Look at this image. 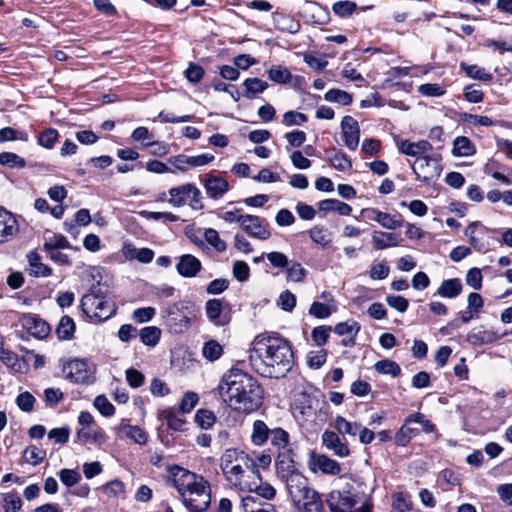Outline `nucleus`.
Masks as SVG:
<instances>
[{"label": "nucleus", "instance_id": "1", "mask_svg": "<svg viewBox=\"0 0 512 512\" xmlns=\"http://www.w3.org/2000/svg\"><path fill=\"white\" fill-rule=\"evenodd\" d=\"M249 361L261 376L284 377L293 367V351L290 343L280 336L258 335L253 341Z\"/></svg>", "mask_w": 512, "mask_h": 512}, {"label": "nucleus", "instance_id": "2", "mask_svg": "<svg viewBox=\"0 0 512 512\" xmlns=\"http://www.w3.org/2000/svg\"><path fill=\"white\" fill-rule=\"evenodd\" d=\"M217 389L222 400L239 413H252L262 405V388L256 379L240 369L224 374Z\"/></svg>", "mask_w": 512, "mask_h": 512}, {"label": "nucleus", "instance_id": "3", "mask_svg": "<svg viewBox=\"0 0 512 512\" xmlns=\"http://www.w3.org/2000/svg\"><path fill=\"white\" fill-rule=\"evenodd\" d=\"M221 470L226 480L239 488H249L251 478L255 479L258 466L244 451L227 449L221 456Z\"/></svg>", "mask_w": 512, "mask_h": 512}, {"label": "nucleus", "instance_id": "4", "mask_svg": "<svg viewBox=\"0 0 512 512\" xmlns=\"http://www.w3.org/2000/svg\"><path fill=\"white\" fill-rule=\"evenodd\" d=\"M276 473L279 479L285 483L292 501L300 498L301 494L310 488L307 478L298 471L293 457L286 454L280 455L276 461Z\"/></svg>", "mask_w": 512, "mask_h": 512}, {"label": "nucleus", "instance_id": "5", "mask_svg": "<svg viewBox=\"0 0 512 512\" xmlns=\"http://www.w3.org/2000/svg\"><path fill=\"white\" fill-rule=\"evenodd\" d=\"M81 307L88 317L100 322L110 318L116 311L114 303L101 292L98 285L92 286L90 292L82 297Z\"/></svg>", "mask_w": 512, "mask_h": 512}, {"label": "nucleus", "instance_id": "6", "mask_svg": "<svg viewBox=\"0 0 512 512\" xmlns=\"http://www.w3.org/2000/svg\"><path fill=\"white\" fill-rule=\"evenodd\" d=\"M365 496L354 486L346 490H333L328 495L327 505L331 512H351Z\"/></svg>", "mask_w": 512, "mask_h": 512}, {"label": "nucleus", "instance_id": "7", "mask_svg": "<svg viewBox=\"0 0 512 512\" xmlns=\"http://www.w3.org/2000/svg\"><path fill=\"white\" fill-rule=\"evenodd\" d=\"M168 194L170 196L168 203L173 207H182L189 201V205L192 209L199 210L203 208L201 192L192 183L173 187L169 189Z\"/></svg>", "mask_w": 512, "mask_h": 512}, {"label": "nucleus", "instance_id": "8", "mask_svg": "<svg viewBox=\"0 0 512 512\" xmlns=\"http://www.w3.org/2000/svg\"><path fill=\"white\" fill-rule=\"evenodd\" d=\"M440 159V155L417 158L412 165L417 179L427 185L437 180L442 172Z\"/></svg>", "mask_w": 512, "mask_h": 512}, {"label": "nucleus", "instance_id": "9", "mask_svg": "<svg viewBox=\"0 0 512 512\" xmlns=\"http://www.w3.org/2000/svg\"><path fill=\"white\" fill-rule=\"evenodd\" d=\"M191 494H185L183 503L190 512H204L210 505V485L205 480Z\"/></svg>", "mask_w": 512, "mask_h": 512}, {"label": "nucleus", "instance_id": "10", "mask_svg": "<svg viewBox=\"0 0 512 512\" xmlns=\"http://www.w3.org/2000/svg\"><path fill=\"white\" fill-rule=\"evenodd\" d=\"M204 481L205 479L202 476L177 467L173 473L172 484L183 498L185 494H191L196 490L195 488Z\"/></svg>", "mask_w": 512, "mask_h": 512}, {"label": "nucleus", "instance_id": "11", "mask_svg": "<svg viewBox=\"0 0 512 512\" xmlns=\"http://www.w3.org/2000/svg\"><path fill=\"white\" fill-rule=\"evenodd\" d=\"M241 228L249 236L259 240H267L271 237L269 224L264 218L259 216L246 214L245 217L242 218Z\"/></svg>", "mask_w": 512, "mask_h": 512}, {"label": "nucleus", "instance_id": "12", "mask_svg": "<svg viewBox=\"0 0 512 512\" xmlns=\"http://www.w3.org/2000/svg\"><path fill=\"white\" fill-rule=\"evenodd\" d=\"M163 313L165 324L173 333H182L188 328L189 318L181 311L176 303L169 304Z\"/></svg>", "mask_w": 512, "mask_h": 512}, {"label": "nucleus", "instance_id": "13", "mask_svg": "<svg viewBox=\"0 0 512 512\" xmlns=\"http://www.w3.org/2000/svg\"><path fill=\"white\" fill-rule=\"evenodd\" d=\"M308 466L313 472L321 471L323 474L329 475H337L341 471V466L337 461L314 451L310 452Z\"/></svg>", "mask_w": 512, "mask_h": 512}, {"label": "nucleus", "instance_id": "14", "mask_svg": "<svg viewBox=\"0 0 512 512\" xmlns=\"http://www.w3.org/2000/svg\"><path fill=\"white\" fill-rule=\"evenodd\" d=\"M341 132L345 146L349 150H356L360 139L358 122L352 116H344L341 121Z\"/></svg>", "mask_w": 512, "mask_h": 512}, {"label": "nucleus", "instance_id": "15", "mask_svg": "<svg viewBox=\"0 0 512 512\" xmlns=\"http://www.w3.org/2000/svg\"><path fill=\"white\" fill-rule=\"evenodd\" d=\"M66 378L73 383H88L91 378V370L88 363L82 359H74L70 361L65 367Z\"/></svg>", "mask_w": 512, "mask_h": 512}, {"label": "nucleus", "instance_id": "16", "mask_svg": "<svg viewBox=\"0 0 512 512\" xmlns=\"http://www.w3.org/2000/svg\"><path fill=\"white\" fill-rule=\"evenodd\" d=\"M19 231L17 219L8 210L0 207V244L11 241Z\"/></svg>", "mask_w": 512, "mask_h": 512}, {"label": "nucleus", "instance_id": "17", "mask_svg": "<svg viewBox=\"0 0 512 512\" xmlns=\"http://www.w3.org/2000/svg\"><path fill=\"white\" fill-rule=\"evenodd\" d=\"M317 405L318 401H313L309 397L304 398V402L301 403V406L297 407L301 415L300 420L303 423L317 425L319 421L322 422L325 420V414L321 409H317Z\"/></svg>", "mask_w": 512, "mask_h": 512}, {"label": "nucleus", "instance_id": "18", "mask_svg": "<svg viewBox=\"0 0 512 512\" xmlns=\"http://www.w3.org/2000/svg\"><path fill=\"white\" fill-rule=\"evenodd\" d=\"M293 503L302 512H320L323 506L320 495L311 487L305 490L301 497L295 499Z\"/></svg>", "mask_w": 512, "mask_h": 512}, {"label": "nucleus", "instance_id": "19", "mask_svg": "<svg viewBox=\"0 0 512 512\" xmlns=\"http://www.w3.org/2000/svg\"><path fill=\"white\" fill-rule=\"evenodd\" d=\"M269 439L271 445L279 451L278 457L282 454L292 457L290 435L286 430L280 427L272 428Z\"/></svg>", "mask_w": 512, "mask_h": 512}, {"label": "nucleus", "instance_id": "20", "mask_svg": "<svg viewBox=\"0 0 512 512\" xmlns=\"http://www.w3.org/2000/svg\"><path fill=\"white\" fill-rule=\"evenodd\" d=\"M21 324L31 335L39 339L45 338L50 332L49 324L36 316H23Z\"/></svg>", "mask_w": 512, "mask_h": 512}, {"label": "nucleus", "instance_id": "21", "mask_svg": "<svg viewBox=\"0 0 512 512\" xmlns=\"http://www.w3.org/2000/svg\"><path fill=\"white\" fill-rule=\"evenodd\" d=\"M207 195L212 199H220L228 191V181L220 176L208 174L204 180Z\"/></svg>", "mask_w": 512, "mask_h": 512}, {"label": "nucleus", "instance_id": "22", "mask_svg": "<svg viewBox=\"0 0 512 512\" xmlns=\"http://www.w3.org/2000/svg\"><path fill=\"white\" fill-rule=\"evenodd\" d=\"M433 149L432 145L426 140L411 142L402 140L399 144V151L405 155L420 158L425 157Z\"/></svg>", "mask_w": 512, "mask_h": 512}, {"label": "nucleus", "instance_id": "23", "mask_svg": "<svg viewBox=\"0 0 512 512\" xmlns=\"http://www.w3.org/2000/svg\"><path fill=\"white\" fill-rule=\"evenodd\" d=\"M201 268L200 260L191 254L182 255L176 265L177 272L186 278L195 277L200 272Z\"/></svg>", "mask_w": 512, "mask_h": 512}, {"label": "nucleus", "instance_id": "24", "mask_svg": "<svg viewBox=\"0 0 512 512\" xmlns=\"http://www.w3.org/2000/svg\"><path fill=\"white\" fill-rule=\"evenodd\" d=\"M323 445L333 451L338 457H346L349 455V448L346 443L342 442L337 433L326 430L322 434Z\"/></svg>", "mask_w": 512, "mask_h": 512}, {"label": "nucleus", "instance_id": "25", "mask_svg": "<svg viewBox=\"0 0 512 512\" xmlns=\"http://www.w3.org/2000/svg\"><path fill=\"white\" fill-rule=\"evenodd\" d=\"M222 308V300L220 299H210L205 304L208 319L218 326H223L229 322L228 317L222 314Z\"/></svg>", "mask_w": 512, "mask_h": 512}, {"label": "nucleus", "instance_id": "26", "mask_svg": "<svg viewBox=\"0 0 512 512\" xmlns=\"http://www.w3.org/2000/svg\"><path fill=\"white\" fill-rule=\"evenodd\" d=\"M402 241L399 234L383 231L372 233V242L377 250L398 246Z\"/></svg>", "mask_w": 512, "mask_h": 512}, {"label": "nucleus", "instance_id": "27", "mask_svg": "<svg viewBox=\"0 0 512 512\" xmlns=\"http://www.w3.org/2000/svg\"><path fill=\"white\" fill-rule=\"evenodd\" d=\"M248 484L249 488H245V490L255 492L257 496L264 499H272L275 496L276 491L274 487L268 483L262 482L258 469L255 473V479L251 478Z\"/></svg>", "mask_w": 512, "mask_h": 512}, {"label": "nucleus", "instance_id": "28", "mask_svg": "<svg viewBox=\"0 0 512 512\" xmlns=\"http://www.w3.org/2000/svg\"><path fill=\"white\" fill-rule=\"evenodd\" d=\"M272 428L262 420H255L252 426L251 441L256 446H263L270 438Z\"/></svg>", "mask_w": 512, "mask_h": 512}, {"label": "nucleus", "instance_id": "29", "mask_svg": "<svg viewBox=\"0 0 512 512\" xmlns=\"http://www.w3.org/2000/svg\"><path fill=\"white\" fill-rule=\"evenodd\" d=\"M318 209L322 212H336L339 215L347 216L351 213L352 207L338 199H325L318 203Z\"/></svg>", "mask_w": 512, "mask_h": 512}, {"label": "nucleus", "instance_id": "30", "mask_svg": "<svg viewBox=\"0 0 512 512\" xmlns=\"http://www.w3.org/2000/svg\"><path fill=\"white\" fill-rule=\"evenodd\" d=\"M482 227L479 222H472L465 229V235L468 237L469 243L478 252H486L488 250V243L483 241L480 237L478 228Z\"/></svg>", "mask_w": 512, "mask_h": 512}, {"label": "nucleus", "instance_id": "31", "mask_svg": "<svg viewBox=\"0 0 512 512\" xmlns=\"http://www.w3.org/2000/svg\"><path fill=\"white\" fill-rule=\"evenodd\" d=\"M462 283L458 278L444 280L437 290L443 298H456L462 292Z\"/></svg>", "mask_w": 512, "mask_h": 512}, {"label": "nucleus", "instance_id": "32", "mask_svg": "<svg viewBox=\"0 0 512 512\" xmlns=\"http://www.w3.org/2000/svg\"><path fill=\"white\" fill-rule=\"evenodd\" d=\"M452 153L454 156L458 157L471 156L475 153V146L469 138L465 136H459L456 137L453 141Z\"/></svg>", "mask_w": 512, "mask_h": 512}, {"label": "nucleus", "instance_id": "33", "mask_svg": "<svg viewBox=\"0 0 512 512\" xmlns=\"http://www.w3.org/2000/svg\"><path fill=\"white\" fill-rule=\"evenodd\" d=\"M242 507L244 512H277L273 505L257 501L255 496H246L242 498Z\"/></svg>", "mask_w": 512, "mask_h": 512}, {"label": "nucleus", "instance_id": "34", "mask_svg": "<svg viewBox=\"0 0 512 512\" xmlns=\"http://www.w3.org/2000/svg\"><path fill=\"white\" fill-rule=\"evenodd\" d=\"M244 96L248 99L256 97L257 94L264 92L268 88V83L260 78H247L244 83Z\"/></svg>", "mask_w": 512, "mask_h": 512}, {"label": "nucleus", "instance_id": "35", "mask_svg": "<svg viewBox=\"0 0 512 512\" xmlns=\"http://www.w3.org/2000/svg\"><path fill=\"white\" fill-rule=\"evenodd\" d=\"M413 423H408V417L405 419L404 424L400 427L395 435V442L398 446L407 445L412 438L418 435V428L412 427Z\"/></svg>", "mask_w": 512, "mask_h": 512}, {"label": "nucleus", "instance_id": "36", "mask_svg": "<svg viewBox=\"0 0 512 512\" xmlns=\"http://www.w3.org/2000/svg\"><path fill=\"white\" fill-rule=\"evenodd\" d=\"M75 328L74 320L70 316L64 315L56 328V334L61 340H70L74 335Z\"/></svg>", "mask_w": 512, "mask_h": 512}, {"label": "nucleus", "instance_id": "37", "mask_svg": "<svg viewBox=\"0 0 512 512\" xmlns=\"http://www.w3.org/2000/svg\"><path fill=\"white\" fill-rule=\"evenodd\" d=\"M1 507L4 512H18L22 507V500L16 492L3 493Z\"/></svg>", "mask_w": 512, "mask_h": 512}, {"label": "nucleus", "instance_id": "38", "mask_svg": "<svg viewBox=\"0 0 512 512\" xmlns=\"http://www.w3.org/2000/svg\"><path fill=\"white\" fill-rule=\"evenodd\" d=\"M76 436L80 441L84 443L88 441L100 444L105 442V436L102 430L94 429L92 427L79 429L76 433Z\"/></svg>", "mask_w": 512, "mask_h": 512}, {"label": "nucleus", "instance_id": "39", "mask_svg": "<svg viewBox=\"0 0 512 512\" xmlns=\"http://www.w3.org/2000/svg\"><path fill=\"white\" fill-rule=\"evenodd\" d=\"M122 436L132 439L135 443L145 444L147 442V435L143 429L138 426L123 425L119 428Z\"/></svg>", "mask_w": 512, "mask_h": 512}, {"label": "nucleus", "instance_id": "40", "mask_svg": "<svg viewBox=\"0 0 512 512\" xmlns=\"http://www.w3.org/2000/svg\"><path fill=\"white\" fill-rule=\"evenodd\" d=\"M139 336L143 344L154 347L160 340L161 330L156 326L144 327L140 330Z\"/></svg>", "mask_w": 512, "mask_h": 512}, {"label": "nucleus", "instance_id": "41", "mask_svg": "<svg viewBox=\"0 0 512 512\" xmlns=\"http://www.w3.org/2000/svg\"><path fill=\"white\" fill-rule=\"evenodd\" d=\"M160 418L167 422L169 428L175 431H181L185 424V421L178 417L176 411L173 408H167L160 412Z\"/></svg>", "mask_w": 512, "mask_h": 512}, {"label": "nucleus", "instance_id": "42", "mask_svg": "<svg viewBox=\"0 0 512 512\" xmlns=\"http://www.w3.org/2000/svg\"><path fill=\"white\" fill-rule=\"evenodd\" d=\"M324 99L328 102H334L343 106L350 105L353 101L352 95L340 89H330L325 95Z\"/></svg>", "mask_w": 512, "mask_h": 512}, {"label": "nucleus", "instance_id": "43", "mask_svg": "<svg viewBox=\"0 0 512 512\" xmlns=\"http://www.w3.org/2000/svg\"><path fill=\"white\" fill-rule=\"evenodd\" d=\"M46 452L34 445H30L23 451L22 457L25 462L34 466L40 464L45 458Z\"/></svg>", "mask_w": 512, "mask_h": 512}, {"label": "nucleus", "instance_id": "44", "mask_svg": "<svg viewBox=\"0 0 512 512\" xmlns=\"http://www.w3.org/2000/svg\"><path fill=\"white\" fill-rule=\"evenodd\" d=\"M223 353V347L216 340L207 341L202 348V355L209 361H215L220 358Z\"/></svg>", "mask_w": 512, "mask_h": 512}, {"label": "nucleus", "instance_id": "45", "mask_svg": "<svg viewBox=\"0 0 512 512\" xmlns=\"http://www.w3.org/2000/svg\"><path fill=\"white\" fill-rule=\"evenodd\" d=\"M374 367L378 373L389 374L393 377H397L401 373L400 366L395 361L389 359L377 361Z\"/></svg>", "mask_w": 512, "mask_h": 512}, {"label": "nucleus", "instance_id": "46", "mask_svg": "<svg viewBox=\"0 0 512 512\" xmlns=\"http://www.w3.org/2000/svg\"><path fill=\"white\" fill-rule=\"evenodd\" d=\"M28 261H29L30 266L32 267V273L35 276L46 277L51 274V272H52L51 268H49L48 266L41 263L40 257L36 252H31L28 255Z\"/></svg>", "mask_w": 512, "mask_h": 512}, {"label": "nucleus", "instance_id": "47", "mask_svg": "<svg viewBox=\"0 0 512 512\" xmlns=\"http://www.w3.org/2000/svg\"><path fill=\"white\" fill-rule=\"evenodd\" d=\"M360 426L359 423L347 421L342 416H337L335 419V428L340 434L355 436L360 430Z\"/></svg>", "mask_w": 512, "mask_h": 512}, {"label": "nucleus", "instance_id": "48", "mask_svg": "<svg viewBox=\"0 0 512 512\" xmlns=\"http://www.w3.org/2000/svg\"><path fill=\"white\" fill-rule=\"evenodd\" d=\"M268 76L270 80L279 84H286L292 79L290 71L280 65L272 66L268 71Z\"/></svg>", "mask_w": 512, "mask_h": 512}, {"label": "nucleus", "instance_id": "49", "mask_svg": "<svg viewBox=\"0 0 512 512\" xmlns=\"http://www.w3.org/2000/svg\"><path fill=\"white\" fill-rule=\"evenodd\" d=\"M13 140L27 142L29 140V136L27 132L15 130L11 127H4L0 129V143Z\"/></svg>", "mask_w": 512, "mask_h": 512}, {"label": "nucleus", "instance_id": "50", "mask_svg": "<svg viewBox=\"0 0 512 512\" xmlns=\"http://www.w3.org/2000/svg\"><path fill=\"white\" fill-rule=\"evenodd\" d=\"M308 233L313 242L322 246H326L331 242V234L323 226H314Z\"/></svg>", "mask_w": 512, "mask_h": 512}, {"label": "nucleus", "instance_id": "51", "mask_svg": "<svg viewBox=\"0 0 512 512\" xmlns=\"http://www.w3.org/2000/svg\"><path fill=\"white\" fill-rule=\"evenodd\" d=\"M460 67L469 77L473 79L481 81H490L492 79V75L490 73L486 72L484 68H481L477 65L461 63Z\"/></svg>", "mask_w": 512, "mask_h": 512}, {"label": "nucleus", "instance_id": "52", "mask_svg": "<svg viewBox=\"0 0 512 512\" xmlns=\"http://www.w3.org/2000/svg\"><path fill=\"white\" fill-rule=\"evenodd\" d=\"M0 164L10 168H24L26 161L24 158L12 152L0 153Z\"/></svg>", "mask_w": 512, "mask_h": 512}, {"label": "nucleus", "instance_id": "53", "mask_svg": "<svg viewBox=\"0 0 512 512\" xmlns=\"http://www.w3.org/2000/svg\"><path fill=\"white\" fill-rule=\"evenodd\" d=\"M216 421L214 413L208 409H199L195 414V422L202 429H209Z\"/></svg>", "mask_w": 512, "mask_h": 512}, {"label": "nucleus", "instance_id": "54", "mask_svg": "<svg viewBox=\"0 0 512 512\" xmlns=\"http://www.w3.org/2000/svg\"><path fill=\"white\" fill-rule=\"evenodd\" d=\"M330 165L338 171H348L352 168V162L343 152H336L329 159Z\"/></svg>", "mask_w": 512, "mask_h": 512}, {"label": "nucleus", "instance_id": "55", "mask_svg": "<svg viewBox=\"0 0 512 512\" xmlns=\"http://www.w3.org/2000/svg\"><path fill=\"white\" fill-rule=\"evenodd\" d=\"M204 238L218 252H224L226 250V243L220 238L215 229H206L204 232Z\"/></svg>", "mask_w": 512, "mask_h": 512}, {"label": "nucleus", "instance_id": "56", "mask_svg": "<svg viewBox=\"0 0 512 512\" xmlns=\"http://www.w3.org/2000/svg\"><path fill=\"white\" fill-rule=\"evenodd\" d=\"M59 134L56 129L48 128L38 136V144L44 148L51 149L56 143Z\"/></svg>", "mask_w": 512, "mask_h": 512}, {"label": "nucleus", "instance_id": "57", "mask_svg": "<svg viewBox=\"0 0 512 512\" xmlns=\"http://www.w3.org/2000/svg\"><path fill=\"white\" fill-rule=\"evenodd\" d=\"M139 215L145 219L149 220H162L164 222H176L179 220V217L171 212H152L147 210H142L139 212Z\"/></svg>", "mask_w": 512, "mask_h": 512}, {"label": "nucleus", "instance_id": "58", "mask_svg": "<svg viewBox=\"0 0 512 512\" xmlns=\"http://www.w3.org/2000/svg\"><path fill=\"white\" fill-rule=\"evenodd\" d=\"M379 224L389 230H394L399 228L403 224V220L400 214H389L383 212L381 218L379 219Z\"/></svg>", "mask_w": 512, "mask_h": 512}, {"label": "nucleus", "instance_id": "59", "mask_svg": "<svg viewBox=\"0 0 512 512\" xmlns=\"http://www.w3.org/2000/svg\"><path fill=\"white\" fill-rule=\"evenodd\" d=\"M360 324L356 321H350V322H341L338 323L334 327V332L340 336L343 335H350V336H356L357 333L360 331Z\"/></svg>", "mask_w": 512, "mask_h": 512}, {"label": "nucleus", "instance_id": "60", "mask_svg": "<svg viewBox=\"0 0 512 512\" xmlns=\"http://www.w3.org/2000/svg\"><path fill=\"white\" fill-rule=\"evenodd\" d=\"M393 507L398 512H417L412 505L409 497L404 493H397L394 496Z\"/></svg>", "mask_w": 512, "mask_h": 512}, {"label": "nucleus", "instance_id": "61", "mask_svg": "<svg viewBox=\"0 0 512 512\" xmlns=\"http://www.w3.org/2000/svg\"><path fill=\"white\" fill-rule=\"evenodd\" d=\"M356 8V3L348 0L338 1L332 6L333 12L340 17L350 16L356 10Z\"/></svg>", "mask_w": 512, "mask_h": 512}, {"label": "nucleus", "instance_id": "62", "mask_svg": "<svg viewBox=\"0 0 512 512\" xmlns=\"http://www.w3.org/2000/svg\"><path fill=\"white\" fill-rule=\"evenodd\" d=\"M94 406L105 417H110L115 413V407L104 395L95 398Z\"/></svg>", "mask_w": 512, "mask_h": 512}, {"label": "nucleus", "instance_id": "63", "mask_svg": "<svg viewBox=\"0 0 512 512\" xmlns=\"http://www.w3.org/2000/svg\"><path fill=\"white\" fill-rule=\"evenodd\" d=\"M0 360L8 367L18 371L21 369V363L18 358V355L14 352L3 348L0 351Z\"/></svg>", "mask_w": 512, "mask_h": 512}, {"label": "nucleus", "instance_id": "64", "mask_svg": "<svg viewBox=\"0 0 512 512\" xmlns=\"http://www.w3.org/2000/svg\"><path fill=\"white\" fill-rule=\"evenodd\" d=\"M232 273L239 282H245L249 279L250 268L246 262L237 260L233 263Z\"/></svg>", "mask_w": 512, "mask_h": 512}]
</instances>
